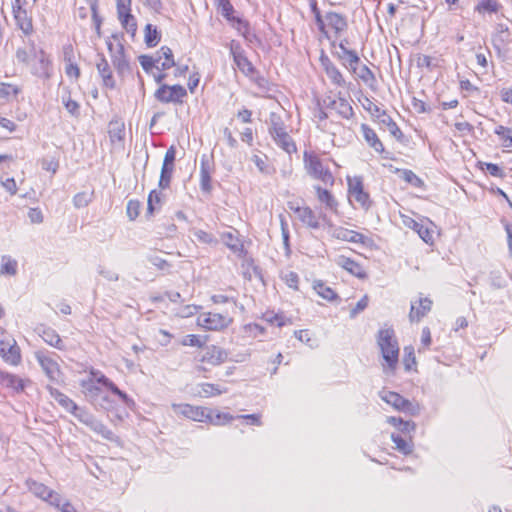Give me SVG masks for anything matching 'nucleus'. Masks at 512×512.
Wrapping results in <instances>:
<instances>
[{
    "mask_svg": "<svg viewBox=\"0 0 512 512\" xmlns=\"http://www.w3.org/2000/svg\"><path fill=\"white\" fill-rule=\"evenodd\" d=\"M334 56L342 63V65L350 72H356V66L360 64V58L355 50L341 45V51L333 53Z\"/></svg>",
    "mask_w": 512,
    "mask_h": 512,
    "instance_id": "19",
    "label": "nucleus"
},
{
    "mask_svg": "<svg viewBox=\"0 0 512 512\" xmlns=\"http://www.w3.org/2000/svg\"><path fill=\"white\" fill-rule=\"evenodd\" d=\"M117 16L122 27L127 31V33L134 36L137 31V22L135 17L131 14V11L117 14Z\"/></svg>",
    "mask_w": 512,
    "mask_h": 512,
    "instance_id": "35",
    "label": "nucleus"
},
{
    "mask_svg": "<svg viewBox=\"0 0 512 512\" xmlns=\"http://www.w3.org/2000/svg\"><path fill=\"white\" fill-rule=\"evenodd\" d=\"M391 440L395 444V448L403 453L404 455H409L413 451V443L411 439H405L398 434H391Z\"/></svg>",
    "mask_w": 512,
    "mask_h": 512,
    "instance_id": "38",
    "label": "nucleus"
},
{
    "mask_svg": "<svg viewBox=\"0 0 512 512\" xmlns=\"http://www.w3.org/2000/svg\"><path fill=\"white\" fill-rule=\"evenodd\" d=\"M181 344L183 346L202 347L204 342L201 340L200 336L189 334L182 339Z\"/></svg>",
    "mask_w": 512,
    "mask_h": 512,
    "instance_id": "63",
    "label": "nucleus"
},
{
    "mask_svg": "<svg viewBox=\"0 0 512 512\" xmlns=\"http://www.w3.org/2000/svg\"><path fill=\"white\" fill-rule=\"evenodd\" d=\"M494 133L500 137L502 146L505 148H511L512 147V129L505 127L503 125H498Z\"/></svg>",
    "mask_w": 512,
    "mask_h": 512,
    "instance_id": "45",
    "label": "nucleus"
},
{
    "mask_svg": "<svg viewBox=\"0 0 512 512\" xmlns=\"http://www.w3.org/2000/svg\"><path fill=\"white\" fill-rule=\"evenodd\" d=\"M12 11L16 26L24 35H31L34 29L31 12L27 9V1L14 0L12 3Z\"/></svg>",
    "mask_w": 512,
    "mask_h": 512,
    "instance_id": "7",
    "label": "nucleus"
},
{
    "mask_svg": "<svg viewBox=\"0 0 512 512\" xmlns=\"http://www.w3.org/2000/svg\"><path fill=\"white\" fill-rule=\"evenodd\" d=\"M199 388L198 395L205 398L218 396L227 392V388L213 383H202L199 385Z\"/></svg>",
    "mask_w": 512,
    "mask_h": 512,
    "instance_id": "32",
    "label": "nucleus"
},
{
    "mask_svg": "<svg viewBox=\"0 0 512 512\" xmlns=\"http://www.w3.org/2000/svg\"><path fill=\"white\" fill-rule=\"evenodd\" d=\"M89 378H93L94 379V383L96 382V383L102 384L107 389H109L112 386V384H113V382L109 378H107L99 370L92 369L90 371V377Z\"/></svg>",
    "mask_w": 512,
    "mask_h": 512,
    "instance_id": "57",
    "label": "nucleus"
},
{
    "mask_svg": "<svg viewBox=\"0 0 512 512\" xmlns=\"http://www.w3.org/2000/svg\"><path fill=\"white\" fill-rule=\"evenodd\" d=\"M318 200L320 203L325 204L328 209L337 212L338 202L333 194H318Z\"/></svg>",
    "mask_w": 512,
    "mask_h": 512,
    "instance_id": "56",
    "label": "nucleus"
},
{
    "mask_svg": "<svg viewBox=\"0 0 512 512\" xmlns=\"http://www.w3.org/2000/svg\"><path fill=\"white\" fill-rule=\"evenodd\" d=\"M187 95L186 89L181 85H167L161 84L155 91L154 97L161 103H174L180 104L183 98Z\"/></svg>",
    "mask_w": 512,
    "mask_h": 512,
    "instance_id": "11",
    "label": "nucleus"
},
{
    "mask_svg": "<svg viewBox=\"0 0 512 512\" xmlns=\"http://www.w3.org/2000/svg\"><path fill=\"white\" fill-rule=\"evenodd\" d=\"M237 231L225 232L222 234V240L234 252H240L243 249V245L237 237Z\"/></svg>",
    "mask_w": 512,
    "mask_h": 512,
    "instance_id": "43",
    "label": "nucleus"
},
{
    "mask_svg": "<svg viewBox=\"0 0 512 512\" xmlns=\"http://www.w3.org/2000/svg\"><path fill=\"white\" fill-rule=\"evenodd\" d=\"M348 192H363V182L360 176H348Z\"/></svg>",
    "mask_w": 512,
    "mask_h": 512,
    "instance_id": "58",
    "label": "nucleus"
},
{
    "mask_svg": "<svg viewBox=\"0 0 512 512\" xmlns=\"http://www.w3.org/2000/svg\"><path fill=\"white\" fill-rule=\"evenodd\" d=\"M155 57H160V70H167L175 66L174 56L172 50L167 47H161L155 54Z\"/></svg>",
    "mask_w": 512,
    "mask_h": 512,
    "instance_id": "30",
    "label": "nucleus"
},
{
    "mask_svg": "<svg viewBox=\"0 0 512 512\" xmlns=\"http://www.w3.org/2000/svg\"><path fill=\"white\" fill-rule=\"evenodd\" d=\"M322 21L318 29L327 39L339 38L348 28L347 18L334 11L326 12Z\"/></svg>",
    "mask_w": 512,
    "mask_h": 512,
    "instance_id": "2",
    "label": "nucleus"
},
{
    "mask_svg": "<svg viewBox=\"0 0 512 512\" xmlns=\"http://www.w3.org/2000/svg\"><path fill=\"white\" fill-rule=\"evenodd\" d=\"M140 207H141V204L139 201L130 200L128 202L126 212H127L128 218L131 221H134L139 216Z\"/></svg>",
    "mask_w": 512,
    "mask_h": 512,
    "instance_id": "59",
    "label": "nucleus"
},
{
    "mask_svg": "<svg viewBox=\"0 0 512 512\" xmlns=\"http://www.w3.org/2000/svg\"><path fill=\"white\" fill-rule=\"evenodd\" d=\"M377 344L382 357L389 369L395 370L398 364L399 344L392 328H383L378 331Z\"/></svg>",
    "mask_w": 512,
    "mask_h": 512,
    "instance_id": "1",
    "label": "nucleus"
},
{
    "mask_svg": "<svg viewBox=\"0 0 512 512\" xmlns=\"http://www.w3.org/2000/svg\"><path fill=\"white\" fill-rule=\"evenodd\" d=\"M481 168L486 173L495 177H502L504 173L503 169L500 166L493 163H481Z\"/></svg>",
    "mask_w": 512,
    "mask_h": 512,
    "instance_id": "61",
    "label": "nucleus"
},
{
    "mask_svg": "<svg viewBox=\"0 0 512 512\" xmlns=\"http://www.w3.org/2000/svg\"><path fill=\"white\" fill-rule=\"evenodd\" d=\"M288 208L308 228L313 230L324 228L322 217L326 216L325 214L316 215L310 207L303 206L298 201H289Z\"/></svg>",
    "mask_w": 512,
    "mask_h": 512,
    "instance_id": "3",
    "label": "nucleus"
},
{
    "mask_svg": "<svg viewBox=\"0 0 512 512\" xmlns=\"http://www.w3.org/2000/svg\"><path fill=\"white\" fill-rule=\"evenodd\" d=\"M330 107L345 119H350L354 115L351 104L344 97L339 96L337 99L331 101Z\"/></svg>",
    "mask_w": 512,
    "mask_h": 512,
    "instance_id": "25",
    "label": "nucleus"
},
{
    "mask_svg": "<svg viewBox=\"0 0 512 512\" xmlns=\"http://www.w3.org/2000/svg\"><path fill=\"white\" fill-rule=\"evenodd\" d=\"M227 358L228 353L226 350H224L221 347L211 345L205 349L201 357V361L217 366L224 363L227 360Z\"/></svg>",
    "mask_w": 512,
    "mask_h": 512,
    "instance_id": "22",
    "label": "nucleus"
},
{
    "mask_svg": "<svg viewBox=\"0 0 512 512\" xmlns=\"http://www.w3.org/2000/svg\"><path fill=\"white\" fill-rule=\"evenodd\" d=\"M0 384L6 388L12 389L16 393H20L24 391L27 384H30V380L22 379L0 369Z\"/></svg>",
    "mask_w": 512,
    "mask_h": 512,
    "instance_id": "21",
    "label": "nucleus"
},
{
    "mask_svg": "<svg viewBox=\"0 0 512 512\" xmlns=\"http://www.w3.org/2000/svg\"><path fill=\"white\" fill-rule=\"evenodd\" d=\"M51 397L61 405L66 411L72 413L76 409L77 404L67 395L60 392L56 388L48 387Z\"/></svg>",
    "mask_w": 512,
    "mask_h": 512,
    "instance_id": "29",
    "label": "nucleus"
},
{
    "mask_svg": "<svg viewBox=\"0 0 512 512\" xmlns=\"http://www.w3.org/2000/svg\"><path fill=\"white\" fill-rule=\"evenodd\" d=\"M107 47L111 55L112 63L118 74L124 75L130 71L129 62L124 53V46L117 36H113V41H107Z\"/></svg>",
    "mask_w": 512,
    "mask_h": 512,
    "instance_id": "10",
    "label": "nucleus"
},
{
    "mask_svg": "<svg viewBox=\"0 0 512 512\" xmlns=\"http://www.w3.org/2000/svg\"><path fill=\"white\" fill-rule=\"evenodd\" d=\"M432 304V300L428 297L419 298L417 302H412L409 312V320L411 322H419L427 315L428 312H430Z\"/></svg>",
    "mask_w": 512,
    "mask_h": 512,
    "instance_id": "20",
    "label": "nucleus"
},
{
    "mask_svg": "<svg viewBox=\"0 0 512 512\" xmlns=\"http://www.w3.org/2000/svg\"><path fill=\"white\" fill-rule=\"evenodd\" d=\"M313 289L320 297L327 301H333L338 297L336 292L332 288L326 286L325 283H323L320 280L314 281Z\"/></svg>",
    "mask_w": 512,
    "mask_h": 512,
    "instance_id": "39",
    "label": "nucleus"
},
{
    "mask_svg": "<svg viewBox=\"0 0 512 512\" xmlns=\"http://www.w3.org/2000/svg\"><path fill=\"white\" fill-rule=\"evenodd\" d=\"M97 70L103 80V84L113 89L115 87V80L112 76V71L108 64V61L105 59L103 55H99V61L96 64Z\"/></svg>",
    "mask_w": 512,
    "mask_h": 512,
    "instance_id": "23",
    "label": "nucleus"
},
{
    "mask_svg": "<svg viewBox=\"0 0 512 512\" xmlns=\"http://www.w3.org/2000/svg\"><path fill=\"white\" fill-rule=\"evenodd\" d=\"M193 235L201 243L210 244V245L217 244V239L212 234H210L204 230L195 229L193 231Z\"/></svg>",
    "mask_w": 512,
    "mask_h": 512,
    "instance_id": "52",
    "label": "nucleus"
},
{
    "mask_svg": "<svg viewBox=\"0 0 512 512\" xmlns=\"http://www.w3.org/2000/svg\"><path fill=\"white\" fill-rule=\"evenodd\" d=\"M35 45L32 43L29 49L27 48H18L16 51V59L19 63L29 65L31 60L34 58V51H38Z\"/></svg>",
    "mask_w": 512,
    "mask_h": 512,
    "instance_id": "44",
    "label": "nucleus"
},
{
    "mask_svg": "<svg viewBox=\"0 0 512 512\" xmlns=\"http://www.w3.org/2000/svg\"><path fill=\"white\" fill-rule=\"evenodd\" d=\"M21 89L13 84L1 83L0 84V98L16 97Z\"/></svg>",
    "mask_w": 512,
    "mask_h": 512,
    "instance_id": "50",
    "label": "nucleus"
},
{
    "mask_svg": "<svg viewBox=\"0 0 512 512\" xmlns=\"http://www.w3.org/2000/svg\"><path fill=\"white\" fill-rule=\"evenodd\" d=\"M324 222V229L334 238L351 242V243H364V235L344 227L335 226L327 216L322 217Z\"/></svg>",
    "mask_w": 512,
    "mask_h": 512,
    "instance_id": "13",
    "label": "nucleus"
},
{
    "mask_svg": "<svg viewBox=\"0 0 512 512\" xmlns=\"http://www.w3.org/2000/svg\"><path fill=\"white\" fill-rule=\"evenodd\" d=\"M404 223L406 226L413 229L425 243L429 244L433 242L432 231L429 228L425 227L423 224L411 218L404 220Z\"/></svg>",
    "mask_w": 512,
    "mask_h": 512,
    "instance_id": "27",
    "label": "nucleus"
},
{
    "mask_svg": "<svg viewBox=\"0 0 512 512\" xmlns=\"http://www.w3.org/2000/svg\"><path fill=\"white\" fill-rule=\"evenodd\" d=\"M173 407L178 414H181L193 421L207 422V417H209V408L192 406L190 404H179L174 405Z\"/></svg>",
    "mask_w": 512,
    "mask_h": 512,
    "instance_id": "17",
    "label": "nucleus"
},
{
    "mask_svg": "<svg viewBox=\"0 0 512 512\" xmlns=\"http://www.w3.org/2000/svg\"><path fill=\"white\" fill-rule=\"evenodd\" d=\"M479 13H496L499 10V4L497 0H478L475 8Z\"/></svg>",
    "mask_w": 512,
    "mask_h": 512,
    "instance_id": "46",
    "label": "nucleus"
},
{
    "mask_svg": "<svg viewBox=\"0 0 512 512\" xmlns=\"http://www.w3.org/2000/svg\"><path fill=\"white\" fill-rule=\"evenodd\" d=\"M355 74L360 80H362L366 85L371 88H374L376 85V77L371 69L366 65H361L359 67L356 66V72H352Z\"/></svg>",
    "mask_w": 512,
    "mask_h": 512,
    "instance_id": "34",
    "label": "nucleus"
},
{
    "mask_svg": "<svg viewBox=\"0 0 512 512\" xmlns=\"http://www.w3.org/2000/svg\"><path fill=\"white\" fill-rule=\"evenodd\" d=\"M275 143L288 154L296 152V144L287 131L272 137Z\"/></svg>",
    "mask_w": 512,
    "mask_h": 512,
    "instance_id": "31",
    "label": "nucleus"
},
{
    "mask_svg": "<svg viewBox=\"0 0 512 512\" xmlns=\"http://www.w3.org/2000/svg\"><path fill=\"white\" fill-rule=\"evenodd\" d=\"M286 131V127L279 114L271 112L269 115V134L271 137Z\"/></svg>",
    "mask_w": 512,
    "mask_h": 512,
    "instance_id": "37",
    "label": "nucleus"
},
{
    "mask_svg": "<svg viewBox=\"0 0 512 512\" xmlns=\"http://www.w3.org/2000/svg\"><path fill=\"white\" fill-rule=\"evenodd\" d=\"M210 181H211V177H210L209 167L204 161H202L201 169H200V184H201L202 190H204V191L210 190V188H211Z\"/></svg>",
    "mask_w": 512,
    "mask_h": 512,
    "instance_id": "49",
    "label": "nucleus"
},
{
    "mask_svg": "<svg viewBox=\"0 0 512 512\" xmlns=\"http://www.w3.org/2000/svg\"><path fill=\"white\" fill-rule=\"evenodd\" d=\"M379 396L384 402L398 411L407 412L411 415L419 413L418 404L412 403L396 392L383 390L379 393Z\"/></svg>",
    "mask_w": 512,
    "mask_h": 512,
    "instance_id": "12",
    "label": "nucleus"
},
{
    "mask_svg": "<svg viewBox=\"0 0 512 512\" xmlns=\"http://www.w3.org/2000/svg\"><path fill=\"white\" fill-rule=\"evenodd\" d=\"M348 200L351 204L357 202L365 210H368L372 203L370 194H348Z\"/></svg>",
    "mask_w": 512,
    "mask_h": 512,
    "instance_id": "48",
    "label": "nucleus"
},
{
    "mask_svg": "<svg viewBox=\"0 0 512 512\" xmlns=\"http://www.w3.org/2000/svg\"><path fill=\"white\" fill-rule=\"evenodd\" d=\"M109 390L119 397V399L122 401L123 404H125L127 407H132L135 405V402L132 398H130L125 392L120 390L114 383L109 388Z\"/></svg>",
    "mask_w": 512,
    "mask_h": 512,
    "instance_id": "55",
    "label": "nucleus"
},
{
    "mask_svg": "<svg viewBox=\"0 0 512 512\" xmlns=\"http://www.w3.org/2000/svg\"><path fill=\"white\" fill-rule=\"evenodd\" d=\"M175 156L176 150L174 146H171L165 153L162 168L174 169Z\"/></svg>",
    "mask_w": 512,
    "mask_h": 512,
    "instance_id": "64",
    "label": "nucleus"
},
{
    "mask_svg": "<svg viewBox=\"0 0 512 512\" xmlns=\"http://www.w3.org/2000/svg\"><path fill=\"white\" fill-rule=\"evenodd\" d=\"M173 169L161 168V174L159 179V187L163 190L168 189L172 177Z\"/></svg>",
    "mask_w": 512,
    "mask_h": 512,
    "instance_id": "60",
    "label": "nucleus"
},
{
    "mask_svg": "<svg viewBox=\"0 0 512 512\" xmlns=\"http://www.w3.org/2000/svg\"><path fill=\"white\" fill-rule=\"evenodd\" d=\"M339 264L349 273L358 278H364L366 276L362 266L350 258L341 257Z\"/></svg>",
    "mask_w": 512,
    "mask_h": 512,
    "instance_id": "33",
    "label": "nucleus"
},
{
    "mask_svg": "<svg viewBox=\"0 0 512 512\" xmlns=\"http://www.w3.org/2000/svg\"><path fill=\"white\" fill-rule=\"evenodd\" d=\"M0 355L5 362L18 365L21 361L20 348L15 339L0 327Z\"/></svg>",
    "mask_w": 512,
    "mask_h": 512,
    "instance_id": "6",
    "label": "nucleus"
},
{
    "mask_svg": "<svg viewBox=\"0 0 512 512\" xmlns=\"http://www.w3.org/2000/svg\"><path fill=\"white\" fill-rule=\"evenodd\" d=\"M41 167L43 170H46L54 174L59 168V162L53 157L43 158L41 161Z\"/></svg>",
    "mask_w": 512,
    "mask_h": 512,
    "instance_id": "62",
    "label": "nucleus"
},
{
    "mask_svg": "<svg viewBox=\"0 0 512 512\" xmlns=\"http://www.w3.org/2000/svg\"><path fill=\"white\" fill-rule=\"evenodd\" d=\"M35 357L47 377L52 381H58L61 374L58 363L48 353L42 351L36 352Z\"/></svg>",
    "mask_w": 512,
    "mask_h": 512,
    "instance_id": "18",
    "label": "nucleus"
},
{
    "mask_svg": "<svg viewBox=\"0 0 512 512\" xmlns=\"http://www.w3.org/2000/svg\"><path fill=\"white\" fill-rule=\"evenodd\" d=\"M233 419L234 416L229 413H223L209 409V417H207V422L213 425H224L231 422Z\"/></svg>",
    "mask_w": 512,
    "mask_h": 512,
    "instance_id": "40",
    "label": "nucleus"
},
{
    "mask_svg": "<svg viewBox=\"0 0 512 512\" xmlns=\"http://www.w3.org/2000/svg\"><path fill=\"white\" fill-rule=\"evenodd\" d=\"M401 178L411 184L414 188H424L423 181L411 170H404L400 174Z\"/></svg>",
    "mask_w": 512,
    "mask_h": 512,
    "instance_id": "47",
    "label": "nucleus"
},
{
    "mask_svg": "<svg viewBox=\"0 0 512 512\" xmlns=\"http://www.w3.org/2000/svg\"><path fill=\"white\" fill-rule=\"evenodd\" d=\"M81 387L84 389L85 393L90 397L97 396L100 392V389L97 386H95L93 378L82 380Z\"/></svg>",
    "mask_w": 512,
    "mask_h": 512,
    "instance_id": "54",
    "label": "nucleus"
},
{
    "mask_svg": "<svg viewBox=\"0 0 512 512\" xmlns=\"http://www.w3.org/2000/svg\"><path fill=\"white\" fill-rule=\"evenodd\" d=\"M39 335L50 346L55 347L59 350L65 349V345L62 339L54 329L50 327H42L39 329Z\"/></svg>",
    "mask_w": 512,
    "mask_h": 512,
    "instance_id": "24",
    "label": "nucleus"
},
{
    "mask_svg": "<svg viewBox=\"0 0 512 512\" xmlns=\"http://www.w3.org/2000/svg\"><path fill=\"white\" fill-rule=\"evenodd\" d=\"M218 11L220 14L231 24L233 28H235L243 37L247 40L251 41L252 37H255L254 34L250 33L249 24L247 21L234 16V7L230 3L229 0H225L224 2H220L216 4Z\"/></svg>",
    "mask_w": 512,
    "mask_h": 512,
    "instance_id": "4",
    "label": "nucleus"
},
{
    "mask_svg": "<svg viewBox=\"0 0 512 512\" xmlns=\"http://www.w3.org/2000/svg\"><path fill=\"white\" fill-rule=\"evenodd\" d=\"M304 165L308 174L315 179L321 180L325 185L333 183L331 172L325 168L320 158L311 152H304Z\"/></svg>",
    "mask_w": 512,
    "mask_h": 512,
    "instance_id": "5",
    "label": "nucleus"
},
{
    "mask_svg": "<svg viewBox=\"0 0 512 512\" xmlns=\"http://www.w3.org/2000/svg\"><path fill=\"white\" fill-rule=\"evenodd\" d=\"M109 127H110L109 135H110L111 140L113 142L116 140L121 141L124 136V125L119 124L118 122H115V123L111 122Z\"/></svg>",
    "mask_w": 512,
    "mask_h": 512,
    "instance_id": "51",
    "label": "nucleus"
},
{
    "mask_svg": "<svg viewBox=\"0 0 512 512\" xmlns=\"http://www.w3.org/2000/svg\"><path fill=\"white\" fill-rule=\"evenodd\" d=\"M319 60L327 78L330 80L332 85L340 88L348 87V83L345 80L342 72L327 55L322 53Z\"/></svg>",
    "mask_w": 512,
    "mask_h": 512,
    "instance_id": "16",
    "label": "nucleus"
},
{
    "mask_svg": "<svg viewBox=\"0 0 512 512\" xmlns=\"http://www.w3.org/2000/svg\"><path fill=\"white\" fill-rule=\"evenodd\" d=\"M73 414L81 423L88 426L95 433L101 435L103 438L107 440H112L114 437L113 432L107 428L101 421L97 420L91 413H89L85 408L76 406V409L71 413Z\"/></svg>",
    "mask_w": 512,
    "mask_h": 512,
    "instance_id": "8",
    "label": "nucleus"
},
{
    "mask_svg": "<svg viewBox=\"0 0 512 512\" xmlns=\"http://www.w3.org/2000/svg\"><path fill=\"white\" fill-rule=\"evenodd\" d=\"M161 39V34L155 26L147 24L145 26V43L148 47H155Z\"/></svg>",
    "mask_w": 512,
    "mask_h": 512,
    "instance_id": "42",
    "label": "nucleus"
},
{
    "mask_svg": "<svg viewBox=\"0 0 512 512\" xmlns=\"http://www.w3.org/2000/svg\"><path fill=\"white\" fill-rule=\"evenodd\" d=\"M235 64L237 67L244 73L248 74L253 72V65L251 62L247 59V57L242 54L240 56H236V58H233Z\"/></svg>",
    "mask_w": 512,
    "mask_h": 512,
    "instance_id": "53",
    "label": "nucleus"
},
{
    "mask_svg": "<svg viewBox=\"0 0 512 512\" xmlns=\"http://www.w3.org/2000/svg\"><path fill=\"white\" fill-rule=\"evenodd\" d=\"M18 262L9 255L1 256L0 275L14 276L17 273Z\"/></svg>",
    "mask_w": 512,
    "mask_h": 512,
    "instance_id": "36",
    "label": "nucleus"
},
{
    "mask_svg": "<svg viewBox=\"0 0 512 512\" xmlns=\"http://www.w3.org/2000/svg\"><path fill=\"white\" fill-rule=\"evenodd\" d=\"M139 62L143 70L148 74H152L154 68L160 70V57L141 55L139 56Z\"/></svg>",
    "mask_w": 512,
    "mask_h": 512,
    "instance_id": "41",
    "label": "nucleus"
},
{
    "mask_svg": "<svg viewBox=\"0 0 512 512\" xmlns=\"http://www.w3.org/2000/svg\"><path fill=\"white\" fill-rule=\"evenodd\" d=\"M28 66L30 67L31 73L39 78L49 79L51 77V61L43 49L34 51V58Z\"/></svg>",
    "mask_w": 512,
    "mask_h": 512,
    "instance_id": "14",
    "label": "nucleus"
},
{
    "mask_svg": "<svg viewBox=\"0 0 512 512\" xmlns=\"http://www.w3.org/2000/svg\"><path fill=\"white\" fill-rule=\"evenodd\" d=\"M361 130L363 133V137L366 140V142L368 143V145L371 148H373L376 152L383 153L384 146H383L382 142L380 141V139L378 138L375 131L366 124L361 125Z\"/></svg>",
    "mask_w": 512,
    "mask_h": 512,
    "instance_id": "26",
    "label": "nucleus"
},
{
    "mask_svg": "<svg viewBox=\"0 0 512 512\" xmlns=\"http://www.w3.org/2000/svg\"><path fill=\"white\" fill-rule=\"evenodd\" d=\"M233 319L220 313L206 312L197 317V325L208 331H221L226 329Z\"/></svg>",
    "mask_w": 512,
    "mask_h": 512,
    "instance_id": "9",
    "label": "nucleus"
},
{
    "mask_svg": "<svg viewBox=\"0 0 512 512\" xmlns=\"http://www.w3.org/2000/svg\"><path fill=\"white\" fill-rule=\"evenodd\" d=\"M377 120L379 124L382 125V127H385L394 138L397 140H401L403 138L402 131L386 111L382 112Z\"/></svg>",
    "mask_w": 512,
    "mask_h": 512,
    "instance_id": "28",
    "label": "nucleus"
},
{
    "mask_svg": "<svg viewBox=\"0 0 512 512\" xmlns=\"http://www.w3.org/2000/svg\"><path fill=\"white\" fill-rule=\"evenodd\" d=\"M29 490L37 497L49 502L50 505L60 509L63 502H66L64 498L57 492L49 489L42 483L31 481L28 482Z\"/></svg>",
    "mask_w": 512,
    "mask_h": 512,
    "instance_id": "15",
    "label": "nucleus"
}]
</instances>
